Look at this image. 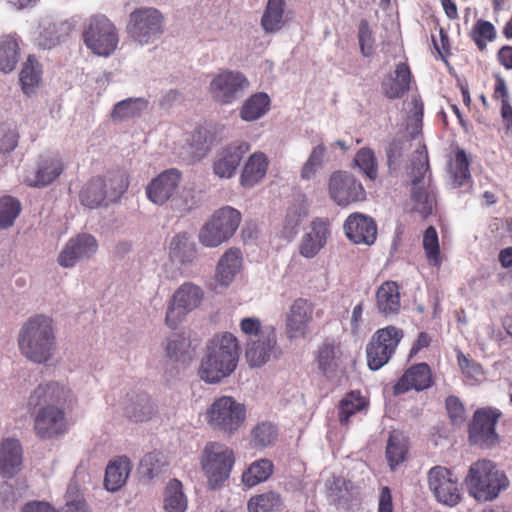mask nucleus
Masks as SVG:
<instances>
[{
  "label": "nucleus",
  "instance_id": "obj_1",
  "mask_svg": "<svg viewBox=\"0 0 512 512\" xmlns=\"http://www.w3.org/2000/svg\"><path fill=\"white\" fill-rule=\"evenodd\" d=\"M239 345L231 333L215 336L207 350L206 357L199 368V376L208 383H217L229 376L237 367Z\"/></svg>",
  "mask_w": 512,
  "mask_h": 512
},
{
  "label": "nucleus",
  "instance_id": "obj_2",
  "mask_svg": "<svg viewBox=\"0 0 512 512\" xmlns=\"http://www.w3.org/2000/svg\"><path fill=\"white\" fill-rule=\"evenodd\" d=\"M18 346L22 355L30 361H48L55 346L52 319L44 315L30 317L20 330Z\"/></svg>",
  "mask_w": 512,
  "mask_h": 512
},
{
  "label": "nucleus",
  "instance_id": "obj_3",
  "mask_svg": "<svg viewBox=\"0 0 512 512\" xmlns=\"http://www.w3.org/2000/svg\"><path fill=\"white\" fill-rule=\"evenodd\" d=\"M470 494L478 501H490L506 489L509 481L505 473L490 460H478L470 466L466 478Z\"/></svg>",
  "mask_w": 512,
  "mask_h": 512
},
{
  "label": "nucleus",
  "instance_id": "obj_4",
  "mask_svg": "<svg viewBox=\"0 0 512 512\" xmlns=\"http://www.w3.org/2000/svg\"><path fill=\"white\" fill-rule=\"evenodd\" d=\"M129 182L122 172H112L90 179L81 189L79 199L83 206L95 209L106 199L117 200L128 188Z\"/></svg>",
  "mask_w": 512,
  "mask_h": 512
},
{
  "label": "nucleus",
  "instance_id": "obj_5",
  "mask_svg": "<svg viewBox=\"0 0 512 512\" xmlns=\"http://www.w3.org/2000/svg\"><path fill=\"white\" fill-rule=\"evenodd\" d=\"M241 218V213L230 206L216 210L200 229L199 242L209 248L220 246L233 237Z\"/></svg>",
  "mask_w": 512,
  "mask_h": 512
},
{
  "label": "nucleus",
  "instance_id": "obj_6",
  "mask_svg": "<svg viewBox=\"0 0 512 512\" xmlns=\"http://www.w3.org/2000/svg\"><path fill=\"white\" fill-rule=\"evenodd\" d=\"M234 462L232 449L218 442L206 444L200 463L211 489L220 487L229 478Z\"/></svg>",
  "mask_w": 512,
  "mask_h": 512
},
{
  "label": "nucleus",
  "instance_id": "obj_7",
  "mask_svg": "<svg viewBox=\"0 0 512 512\" xmlns=\"http://www.w3.org/2000/svg\"><path fill=\"white\" fill-rule=\"evenodd\" d=\"M82 38L86 47L98 56L112 54L119 41L116 27L104 15H95L87 20Z\"/></svg>",
  "mask_w": 512,
  "mask_h": 512
},
{
  "label": "nucleus",
  "instance_id": "obj_8",
  "mask_svg": "<svg viewBox=\"0 0 512 512\" xmlns=\"http://www.w3.org/2000/svg\"><path fill=\"white\" fill-rule=\"evenodd\" d=\"M205 416L213 429L231 435L243 424L246 408L233 397L222 396L210 405Z\"/></svg>",
  "mask_w": 512,
  "mask_h": 512
},
{
  "label": "nucleus",
  "instance_id": "obj_9",
  "mask_svg": "<svg viewBox=\"0 0 512 512\" xmlns=\"http://www.w3.org/2000/svg\"><path fill=\"white\" fill-rule=\"evenodd\" d=\"M403 336L402 329L393 325L378 329L366 347L368 367L376 371L387 364Z\"/></svg>",
  "mask_w": 512,
  "mask_h": 512
},
{
  "label": "nucleus",
  "instance_id": "obj_10",
  "mask_svg": "<svg viewBox=\"0 0 512 512\" xmlns=\"http://www.w3.org/2000/svg\"><path fill=\"white\" fill-rule=\"evenodd\" d=\"M163 16L154 8H140L130 14L127 31L140 44L155 41L163 33Z\"/></svg>",
  "mask_w": 512,
  "mask_h": 512
},
{
  "label": "nucleus",
  "instance_id": "obj_11",
  "mask_svg": "<svg viewBox=\"0 0 512 512\" xmlns=\"http://www.w3.org/2000/svg\"><path fill=\"white\" fill-rule=\"evenodd\" d=\"M429 490L439 503L456 506L461 501V488L457 476L448 468L434 466L427 473Z\"/></svg>",
  "mask_w": 512,
  "mask_h": 512
},
{
  "label": "nucleus",
  "instance_id": "obj_12",
  "mask_svg": "<svg viewBox=\"0 0 512 512\" xmlns=\"http://www.w3.org/2000/svg\"><path fill=\"white\" fill-rule=\"evenodd\" d=\"M204 297L203 290L191 283H183L174 293L166 313V324L176 328L185 316L196 309Z\"/></svg>",
  "mask_w": 512,
  "mask_h": 512
},
{
  "label": "nucleus",
  "instance_id": "obj_13",
  "mask_svg": "<svg viewBox=\"0 0 512 512\" xmlns=\"http://www.w3.org/2000/svg\"><path fill=\"white\" fill-rule=\"evenodd\" d=\"M328 191L331 199L342 207L366 199V191L362 183L354 175L345 171H336L331 174Z\"/></svg>",
  "mask_w": 512,
  "mask_h": 512
},
{
  "label": "nucleus",
  "instance_id": "obj_14",
  "mask_svg": "<svg viewBox=\"0 0 512 512\" xmlns=\"http://www.w3.org/2000/svg\"><path fill=\"white\" fill-rule=\"evenodd\" d=\"M502 416L497 408L485 407L475 411L469 428V438L474 444L492 447L499 441L495 426Z\"/></svg>",
  "mask_w": 512,
  "mask_h": 512
},
{
  "label": "nucleus",
  "instance_id": "obj_15",
  "mask_svg": "<svg viewBox=\"0 0 512 512\" xmlns=\"http://www.w3.org/2000/svg\"><path fill=\"white\" fill-rule=\"evenodd\" d=\"M33 429L41 440L62 436L68 429L65 411L56 405L42 406L34 416Z\"/></svg>",
  "mask_w": 512,
  "mask_h": 512
},
{
  "label": "nucleus",
  "instance_id": "obj_16",
  "mask_svg": "<svg viewBox=\"0 0 512 512\" xmlns=\"http://www.w3.org/2000/svg\"><path fill=\"white\" fill-rule=\"evenodd\" d=\"M314 304L305 298H297L286 314V334L289 339L306 338L313 321Z\"/></svg>",
  "mask_w": 512,
  "mask_h": 512
},
{
  "label": "nucleus",
  "instance_id": "obj_17",
  "mask_svg": "<svg viewBox=\"0 0 512 512\" xmlns=\"http://www.w3.org/2000/svg\"><path fill=\"white\" fill-rule=\"evenodd\" d=\"M328 218L316 217L309 224L299 244V253L305 258H314L327 244L331 236Z\"/></svg>",
  "mask_w": 512,
  "mask_h": 512
},
{
  "label": "nucleus",
  "instance_id": "obj_18",
  "mask_svg": "<svg viewBox=\"0 0 512 512\" xmlns=\"http://www.w3.org/2000/svg\"><path fill=\"white\" fill-rule=\"evenodd\" d=\"M346 237L354 244L370 246L377 239V224L365 214L355 212L350 214L343 225Z\"/></svg>",
  "mask_w": 512,
  "mask_h": 512
},
{
  "label": "nucleus",
  "instance_id": "obj_19",
  "mask_svg": "<svg viewBox=\"0 0 512 512\" xmlns=\"http://www.w3.org/2000/svg\"><path fill=\"white\" fill-rule=\"evenodd\" d=\"M247 85L248 82L241 73L225 71L211 81L210 93L216 102L229 104Z\"/></svg>",
  "mask_w": 512,
  "mask_h": 512
},
{
  "label": "nucleus",
  "instance_id": "obj_20",
  "mask_svg": "<svg viewBox=\"0 0 512 512\" xmlns=\"http://www.w3.org/2000/svg\"><path fill=\"white\" fill-rule=\"evenodd\" d=\"M98 250V243L94 236L87 233L72 237L58 256L60 266L73 267L78 260L92 257Z\"/></svg>",
  "mask_w": 512,
  "mask_h": 512
},
{
  "label": "nucleus",
  "instance_id": "obj_21",
  "mask_svg": "<svg viewBox=\"0 0 512 512\" xmlns=\"http://www.w3.org/2000/svg\"><path fill=\"white\" fill-rule=\"evenodd\" d=\"M64 169L65 166L60 156H41L38 159L36 170L26 175L25 183L30 187H46L58 179Z\"/></svg>",
  "mask_w": 512,
  "mask_h": 512
},
{
  "label": "nucleus",
  "instance_id": "obj_22",
  "mask_svg": "<svg viewBox=\"0 0 512 512\" xmlns=\"http://www.w3.org/2000/svg\"><path fill=\"white\" fill-rule=\"evenodd\" d=\"M181 181V173L177 169H168L151 180L146 187L148 199L162 205L168 201L176 191Z\"/></svg>",
  "mask_w": 512,
  "mask_h": 512
},
{
  "label": "nucleus",
  "instance_id": "obj_23",
  "mask_svg": "<svg viewBox=\"0 0 512 512\" xmlns=\"http://www.w3.org/2000/svg\"><path fill=\"white\" fill-rule=\"evenodd\" d=\"M433 384L431 369L426 363L411 366L394 385V394L399 395L409 390L422 391Z\"/></svg>",
  "mask_w": 512,
  "mask_h": 512
},
{
  "label": "nucleus",
  "instance_id": "obj_24",
  "mask_svg": "<svg viewBox=\"0 0 512 512\" xmlns=\"http://www.w3.org/2000/svg\"><path fill=\"white\" fill-rule=\"evenodd\" d=\"M250 150L249 143L235 142L224 148L214 162V173L220 178H230L235 174L243 156Z\"/></svg>",
  "mask_w": 512,
  "mask_h": 512
},
{
  "label": "nucleus",
  "instance_id": "obj_25",
  "mask_svg": "<svg viewBox=\"0 0 512 512\" xmlns=\"http://www.w3.org/2000/svg\"><path fill=\"white\" fill-rule=\"evenodd\" d=\"M412 73L407 63L400 62L393 73L381 82L383 95L389 100L402 98L411 88Z\"/></svg>",
  "mask_w": 512,
  "mask_h": 512
},
{
  "label": "nucleus",
  "instance_id": "obj_26",
  "mask_svg": "<svg viewBox=\"0 0 512 512\" xmlns=\"http://www.w3.org/2000/svg\"><path fill=\"white\" fill-rule=\"evenodd\" d=\"M277 352L276 332H265L261 338L247 342L245 357L252 367H260Z\"/></svg>",
  "mask_w": 512,
  "mask_h": 512
},
{
  "label": "nucleus",
  "instance_id": "obj_27",
  "mask_svg": "<svg viewBox=\"0 0 512 512\" xmlns=\"http://www.w3.org/2000/svg\"><path fill=\"white\" fill-rule=\"evenodd\" d=\"M375 305L377 311L385 316L392 317L400 312V287L395 281H385L376 290Z\"/></svg>",
  "mask_w": 512,
  "mask_h": 512
},
{
  "label": "nucleus",
  "instance_id": "obj_28",
  "mask_svg": "<svg viewBox=\"0 0 512 512\" xmlns=\"http://www.w3.org/2000/svg\"><path fill=\"white\" fill-rule=\"evenodd\" d=\"M342 355L341 342L325 338L317 350L315 361L319 370L329 377L339 369Z\"/></svg>",
  "mask_w": 512,
  "mask_h": 512
},
{
  "label": "nucleus",
  "instance_id": "obj_29",
  "mask_svg": "<svg viewBox=\"0 0 512 512\" xmlns=\"http://www.w3.org/2000/svg\"><path fill=\"white\" fill-rule=\"evenodd\" d=\"M243 257L239 248L228 249L219 259L215 280L221 286H229L242 268Z\"/></svg>",
  "mask_w": 512,
  "mask_h": 512
},
{
  "label": "nucleus",
  "instance_id": "obj_30",
  "mask_svg": "<svg viewBox=\"0 0 512 512\" xmlns=\"http://www.w3.org/2000/svg\"><path fill=\"white\" fill-rule=\"evenodd\" d=\"M22 466V447L16 439H6L0 444V475L15 476Z\"/></svg>",
  "mask_w": 512,
  "mask_h": 512
},
{
  "label": "nucleus",
  "instance_id": "obj_31",
  "mask_svg": "<svg viewBox=\"0 0 512 512\" xmlns=\"http://www.w3.org/2000/svg\"><path fill=\"white\" fill-rule=\"evenodd\" d=\"M69 390L56 382L40 384L30 395L28 405L31 407L55 405L65 401Z\"/></svg>",
  "mask_w": 512,
  "mask_h": 512
},
{
  "label": "nucleus",
  "instance_id": "obj_32",
  "mask_svg": "<svg viewBox=\"0 0 512 512\" xmlns=\"http://www.w3.org/2000/svg\"><path fill=\"white\" fill-rule=\"evenodd\" d=\"M268 164V158L264 153H253L243 167L240 184L250 188L259 183L267 173Z\"/></svg>",
  "mask_w": 512,
  "mask_h": 512
},
{
  "label": "nucleus",
  "instance_id": "obj_33",
  "mask_svg": "<svg viewBox=\"0 0 512 512\" xmlns=\"http://www.w3.org/2000/svg\"><path fill=\"white\" fill-rule=\"evenodd\" d=\"M131 463L128 457L120 456L111 461L107 467L104 485L107 490L118 491L126 482L130 473Z\"/></svg>",
  "mask_w": 512,
  "mask_h": 512
},
{
  "label": "nucleus",
  "instance_id": "obj_34",
  "mask_svg": "<svg viewBox=\"0 0 512 512\" xmlns=\"http://www.w3.org/2000/svg\"><path fill=\"white\" fill-rule=\"evenodd\" d=\"M169 256L172 261L190 264L197 257V249L187 233H179L170 242Z\"/></svg>",
  "mask_w": 512,
  "mask_h": 512
},
{
  "label": "nucleus",
  "instance_id": "obj_35",
  "mask_svg": "<svg viewBox=\"0 0 512 512\" xmlns=\"http://www.w3.org/2000/svg\"><path fill=\"white\" fill-rule=\"evenodd\" d=\"M408 449V440L403 433L396 430L392 431L386 446V459L392 470L406 460Z\"/></svg>",
  "mask_w": 512,
  "mask_h": 512
},
{
  "label": "nucleus",
  "instance_id": "obj_36",
  "mask_svg": "<svg viewBox=\"0 0 512 512\" xmlns=\"http://www.w3.org/2000/svg\"><path fill=\"white\" fill-rule=\"evenodd\" d=\"M274 472V464L271 460L263 458L254 461L242 474V482L252 488L267 481Z\"/></svg>",
  "mask_w": 512,
  "mask_h": 512
},
{
  "label": "nucleus",
  "instance_id": "obj_37",
  "mask_svg": "<svg viewBox=\"0 0 512 512\" xmlns=\"http://www.w3.org/2000/svg\"><path fill=\"white\" fill-rule=\"evenodd\" d=\"M270 107V98L266 93H255L242 105L240 117L244 121H255L264 116Z\"/></svg>",
  "mask_w": 512,
  "mask_h": 512
},
{
  "label": "nucleus",
  "instance_id": "obj_38",
  "mask_svg": "<svg viewBox=\"0 0 512 512\" xmlns=\"http://www.w3.org/2000/svg\"><path fill=\"white\" fill-rule=\"evenodd\" d=\"M187 498L183 485L178 479H171L164 491V509L166 512H185Z\"/></svg>",
  "mask_w": 512,
  "mask_h": 512
},
{
  "label": "nucleus",
  "instance_id": "obj_39",
  "mask_svg": "<svg viewBox=\"0 0 512 512\" xmlns=\"http://www.w3.org/2000/svg\"><path fill=\"white\" fill-rule=\"evenodd\" d=\"M284 0H268L261 18V26L266 33L279 31L283 24Z\"/></svg>",
  "mask_w": 512,
  "mask_h": 512
},
{
  "label": "nucleus",
  "instance_id": "obj_40",
  "mask_svg": "<svg viewBox=\"0 0 512 512\" xmlns=\"http://www.w3.org/2000/svg\"><path fill=\"white\" fill-rule=\"evenodd\" d=\"M367 407V402L358 391L349 392L339 403V422L341 425L348 426L350 417L364 410Z\"/></svg>",
  "mask_w": 512,
  "mask_h": 512
},
{
  "label": "nucleus",
  "instance_id": "obj_41",
  "mask_svg": "<svg viewBox=\"0 0 512 512\" xmlns=\"http://www.w3.org/2000/svg\"><path fill=\"white\" fill-rule=\"evenodd\" d=\"M41 66L35 56H29L20 72V82L25 94L30 95L41 81Z\"/></svg>",
  "mask_w": 512,
  "mask_h": 512
},
{
  "label": "nucleus",
  "instance_id": "obj_42",
  "mask_svg": "<svg viewBox=\"0 0 512 512\" xmlns=\"http://www.w3.org/2000/svg\"><path fill=\"white\" fill-rule=\"evenodd\" d=\"M19 57V44L16 39L5 36L0 40V71L11 72Z\"/></svg>",
  "mask_w": 512,
  "mask_h": 512
},
{
  "label": "nucleus",
  "instance_id": "obj_43",
  "mask_svg": "<svg viewBox=\"0 0 512 512\" xmlns=\"http://www.w3.org/2000/svg\"><path fill=\"white\" fill-rule=\"evenodd\" d=\"M283 504L279 493L268 491L250 498L247 504L249 512H272L279 509Z\"/></svg>",
  "mask_w": 512,
  "mask_h": 512
},
{
  "label": "nucleus",
  "instance_id": "obj_44",
  "mask_svg": "<svg viewBox=\"0 0 512 512\" xmlns=\"http://www.w3.org/2000/svg\"><path fill=\"white\" fill-rule=\"evenodd\" d=\"M470 37L480 51H484L487 48L488 42H493L497 37V31L495 26L483 19H479L474 24Z\"/></svg>",
  "mask_w": 512,
  "mask_h": 512
},
{
  "label": "nucleus",
  "instance_id": "obj_45",
  "mask_svg": "<svg viewBox=\"0 0 512 512\" xmlns=\"http://www.w3.org/2000/svg\"><path fill=\"white\" fill-rule=\"evenodd\" d=\"M147 101L143 98H128L118 102L113 109L114 118L125 119L140 115L146 109Z\"/></svg>",
  "mask_w": 512,
  "mask_h": 512
},
{
  "label": "nucleus",
  "instance_id": "obj_46",
  "mask_svg": "<svg viewBox=\"0 0 512 512\" xmlns=\"http://www.w3.org/2000/svg\"><path fill=\"white\" fill-rule=\"evenodd\" d=\"M423 249L428 262L434 266L441 263L439 238L435 227L429 226L423 234Z\"/></svg>",
  "mask_w": 512,
  "mask_h": 512
},
{
  "label": "nucleus",
  "instance_id": "obj_47",
  "mask_svg": "<svg viewBox=\"0 0 512 512\" xmlns=\"http://www.w3.org/2000/svg\"><path fill=\"white\" fill-rule=\"evenodd\" d=\"M411 198L414 202L415 211L423 218L432 214L436 204L435 195L432 191L425 188L412 189Z\"/></svg>",
  "mask_w": 512,
  "mask_h": 512
},
{
  "label": "nucleus",
  "instance_id": "obj_48",
  "mask_svg": "<svg viewBox=\"0 0 512 512\" xmlns=\"http://www.w3.org/2000/svg\"><path fill=\"white\" fill-rule=\"evenodd\" d=\"M354 162L363 174L374 181L378 176V165L374 152L369 148H361L355 155Z\"/></svg>",
  "mask_w": 512,
  "mask_h": 512
},
{
  "label": "nucleus",
  "instance_id": "obj_49",
  "mask_svg": "<svg viewBox=\"0 0 512 512\" xmlns=\"http://www.w3.org/2000/svg\"><path fill=\"white\" fill-rule=\"evenodd\" d=\"M20 211L21 204L17 199L11 196L0 198V229L12 226Z\"/></svg>",
  "mask_w": 512,
  "mask_h": 512
},
{
  "label": "nucleus",
  "instance_id": "obj_50",
  "mask_svg": "<svg viewBox=\"0 0 512 512\" xmlns=\"http://www.w3.org/2000/svg\"><path fill=\"white\" fill-rule=\"evenodd\" d=\"M417 161L413 162L411 169L412 189L423 188L420 184L423 182L426 173L429 171V160L426 146L423 144L417 150Z\"/></svg>",
  "mask_w": 512,
  "mask_h": 512
},
{
  "label": "nucleus",
  "instance_id": "obj_51",
  "mask_svg": "<svg viewBox=\"0 0 512 512\" xmlns=\"http://www.w3.org/2000/svg\"><path fill=\"white\" fill-rule=\"evenodd\" d=\"M469 165L470 162L466 152L463 149H458L450 166L454 183L457 186L464 185L465 182L470 178Z\"/></svg>",
  "mask_w": 512,
  "mask_h": 512
},
{
  "label": "nucleus",
  "instance_id": "obj_52",
  "mask_svg": "<svg viewBox=\"0 0 512 512\" xmlns=\"http://www.w3.org/2000/svg\"><path fill=\"white\" fill-rule=\"evenodd\" d=\"M326 147L320 144L313 148L307 161L301 169V178L305 180L311 179L316 172L322 167L324 158L326 156Z\"/></svg>",
  "mask_w": 512,
  "mask_h": 512
},
{
  "label": "nucleus",
  "instance_id": "obj_53",
  "mask_svg": "<svg viewBox=\"0 0 512 512\" xmlns=\"http://www.w3.org/2000/svg\"><path fill=\"white\" fill-rule=\"evenodd\" d=\"M239 326L247 342L261 338L265 332H276L273 327H263L260 319L256 317L243 318Z\"/></svg>",
  "mask_w": 512,
  "mask_h": 512
},
{
  "label": "nucleus",
  "instance_id": "obj_54",
  "mask_svg": "<svg viewBox=\"0 0 512 512\" xmlns=\"http://www.w3.org/2000/svg\"><path fill=\"white\" fill-rule=\"evenodd\" d=\"M252 437L255 445L267 447L275 442L277 438V429L273 424L263 422L253 429Z\"/></svg>",
  "mask_w": 512,
  "mask_h": 512
},
{
  "label": "nucleus",
  "instance_id": "obj_55",
  "mask_svg": "<svg viewBox=\"0 0 512 512\" xmlns=\"http://www.w3.org/2000/svg\"><path fill=\"white\" fill-rule=\"evenodd\" d=\"M358 42L360 52L364 57H370L374 53V37L369 22L361 19L358 26Z\"/></svg>",
  "mask_w": 512,
  "mask_h": 512
},
{
  "label": "nucleus",
  "instance_id": "obj_56",
  "mask_svg": "<svg viewBox=\"0 0 512 512\" xmlns=\"http://www.w3.org/2000/svg\"><path fill=\"white\" fill-rule=\"evenodd\" d=\"M65 498L66 504L63 512H87V504L76 483L71 482L68 485Z\"/></svg>",
  "mask_w": 512,
  "mask_h": 512
},
{
  "label": "nucleus",
  "instance_id": "obj_57",
  "mask_svg": "<svg viewBox=\"0 0 512 512\" xmlns=\"http://www.w3.org/2000/svg\"><path fill=\"white\" fill-rule=\"evenodd\" d=\"M457 359L461 371L469 384H474L483 377L484 372L480 364L468 359L461 352L458 354Z\"/></svg>",
  "mask_w": 512,
  "mask_h": 512
},
{
  "label": "nucleus",
  "instance_id": "obj_58",
  "mask_svg": "<svg viewBox=\"0 0 512 512\" xmlns=\"http://www.w3.org/2000/svg\"><path fill=\"white\" fill-rule=\"evenodd\" d=\"M154 412L153 404L149 398H141L138 403L126 408V413L135 422H143L151 418Z\"/></svg>",
  "mask_w": 512,
  "mask_h": 512
},
{
  "label": "nucleus",
  "instance_id": "obj_59",
  "mask_svg": "<svg viewBox=\"0 0 512 512\" xmlns=\"http://www.w3.org/2000/svg\"><path fill=\"white\" fill-rule=\"evenodd\" d=\"M446 410L453 424H461L466 419V412L463 403L456 396H449L446 399Z\"/></svg>",
  "mask_w": 512,
  "mask_h": 512
},
{
  "label": "nucleus",
  "instance_id": "obj_60",
  "mask_svg": "<svg viewBox=\"0 0 512 512\" xmlns=\"http://www.w3.org/2000/svg\"><path fill=\"white\" fill-rule=\"evenodd\" d=\"M350 487L351 482L347 481L345 478L340 476L333 477L332 481L328 485V492L335 501H340L342 499H346Z\"/></svg>",
  "mask_w": 512,
  "mask_h": 512
},
{
  "label": "nucleus",
  "instance_id": "obj_61",
  "mask_svg": "<svg viewBox=\"0 0 512 512\" xmlns=\"http://www.w3.org/2000/svg\"><path fill=\"white\" fill-rule=\"evenodd\" d=\"M161 458L162 455L158 452L148 453L142 458L141 467L149 477L152 478L161 470V467L164 466L165 463Z\"/></svg>",
  "mask_w": 512,
  "mask_h": 512
},
{
  "label": "nucleus",
  "instance_id": "obj_62",
  "mask_svg": "<svg viewBox=\"0 0 512 512\" xmlns=\"http://www.w3.org/2000/svg\"><path fill=\"white\" fill-rule=\"evenodd\" d=\"M18 134L5 126L0 127V153H9L18 144Z\"/></svg>",
  "mask_w": 512,
  "mask_h": 512
},
{
  "label": "nucleus",
  "instance_id": "obj_63",
  "mask_svg": "<svg viewBox=\"0 0 512 512\" xmlns=\"http://www.w3.org/2000/svg\"><path fill=\"white\" fill-rule=\"evenodd\" d=\"M411 108L409 110V120L414 121L415 128L418 130L422 125V118L424 112V104L419 95H412L410 101Z\"/></svg>",
  "mask_w": 512,
  "mask_h": 512
},
{
  "label": "nucleus",
  "instance_id": "obj_64",
  "mask_svg": "<svg viewBox=\"0 0 512 512\" xmlns=\"http://www.w3.org/2000/svg\"><path fill=\"white\" fill-rule=\"evenodd\" d=\"M188 341L181 336H176L175 339H171L166 347L167 356L170 358L178 359L180 355L188 353L186 350L189 347Z\"/></svg>",
  "mask_w": 512,
  "mask_h": 512
}]
</instances>
